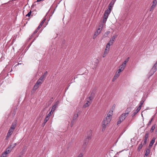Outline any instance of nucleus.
<instances>
[{"instance_id":"nucleus-1","label":"nucleus","mask_w":157,"mask_h":157,"mask_svg":"<svg viewBox=\"0 0 157 157\" xmlns=\"http://www.w3.org/2000/svg\"><path fill=\"white\" fill-rule=\"evenodd\" d=\"M110 121V120L109 119V118L108 119L105 117V118L102 121V131H104L105 130L107 125L109 123Z\"/></svg>"},{"instance_id":"nucleus-2","label":"nucleus","mask_w":157,"mask_h":157,"mask_svg":"<svg viewBox=\"0 0 157 157\" xmlns=\"http://www.w3.org/2000/svg\"><path fill=\"white\" fill-rule=\"evenodd\" d=\"M121 72V69H118L116 71L114 76L113 79V82L116 80L120 75V73Z\"/></svg>"},{"instance_id":"nucleus-3","label":"nucleus","mask_w":157,"mask_h":157,"mask_svg":"<svg viewBox=\"0 0 157 157\" xmlns=\"http://www.w3.org/2000/svg\"><path fill=\"white\" fill-rule=\"evenodd\" d=\"M92 135V131L91 130L87 132V135L85 139L89 141V140L91 139Z\"/></svg>"},{"instance_id":"nucleus-4","label":"nucleus","mask_w":157,"mask_h":157,"mask_svg":"<svg viewBox=\"0 0 157 157\" xmlns=\"http://www.w3.org/2000/svg\"><path fill=\"white\" fill-rule=\"evenodd\" d=\"M17 124V121H15L12 124L11 126L9 129L13 132L14 130L15 129L16 125Z\"/></svg>"},{"instance_id":"nucleus-5","label":"nucleus","mask_w":157,"mask_h":157,"mask_svg":"<svg viewBox=\"0 0 157 157\" xmlns=\"http://www.w3.org/2000/svg\"><path fill=\"white\" fill-rule=\"evenodd\" d=\"M157 69V61L155 63L154 66L152 68L151 70V72L153 73V74L155 72Z\"/></svg>"},{"instance_id":"nucleus-6","label":"nucleus","mask_w":157,"mask_h":157,"mask_svg":"<svg viewBox=\"0 0 157 157\" xmlns=\"http://www.w3.org/2000/svg\"><path fill=\"white\" fill-rule=\"evenodd\" d=\"M12 149L11 148V146H9L6 150L4 151L5 153L7 155L9 154L11 151L12 150Z\"/></svg>"},{"instance_id":"nucleus-7","label":"nucleus","mask_w":157,"mask_h":157,"mask_svg":"<svg viewBox=\"0 0 157 157\" xmlns=\"http://www.w3.org/2000/svg\"><path fill=\"white\" fill-rule=\"evenodd\" d=\"M116 1V0H112L108 6V8L111 9L112 8L114 4Z\"/></svg>"},{"instance_id":"nucleus-8","label":"nucleus","mask_w":157,"mask_h":157,"mask_svg":"<svg viewBox=\"0 0 157 157\" xmlns=\"http://www.w3.org/2000/svg\"><path fill=\"white\" fill-rule=\"evenodd\" d=\"M140 107H138L136 110L135 112L132 114V117H134L140 111Z\"/></svg>"},{"instance_id":"nucleus-9","label":"nucleus","mask_w":157,"mask_h":157,"mask_svg":"<svg viewBox=\"0 0 157 157\" xmlns=\"http://www.w3.org/2000/svg\"><path fill=\"white\" fill-rule=\"evenodd\" d=\"M113 111H112L111 112L110 111L107 114V116L106 117V118L109 119H110L111 120L112 115H113Z\"/></svg>"},{"instance_id":"nucleus-10","label":"nucleus","mask_w":157,"mask_h":157,"mask_svg":"<svg viewBox=\"0 0 157 157\" xmlns=\"http://www.w3.org/2000/svg\"><path fill=\"white\" fill-rule=\"evenodd\" d=\"M13 132V131L9 130V131L7 134V136L6 137L5 139L6 140H8V139L9 137L12 134Z\"/></svg>"},{"instance_id":"nucleus-11","label":"nucleus","mask_w":157,"mask_h":157,"mask_svg":"<svg viewBox=\"0 0 157 157\" xmlns=\"http://www.w3.org/2000/svg\"><path fill=\"white\" fill-rule=\"evenodd\" d=\"M109 15L104 13V16H103V22L104 23H105L106 22L108 17Z\"/></svg>"},{"instance_id":"nucleus-12","label":"nucleus","mask_w":157,"mask_h":157,"mask_svg":"<svg viewBox=\"0 0 157 157\" xmlns=\"http://www.w3.org/2000/svg\"><path fill=\"white\" fill-rule=\"evenodd\" d=\"M102 29V27H101V28H98L97 30V31L95 33V35H98L100 33Z\"/></svg>"},{"instance_id":"nucleus-13","label":"nucleus","mask_w":157,"mask_h":157,"mask_svg":"<svg viewBox=\"0 0 157 157\" xmlns=\"http://www.w3.org/2000/svg\"><path fill=\"white\" fill-rule=\"evenodd\" d=\"M89 141L85 139L84 141L83 146L85 148L86 146L87 145Z\"/></svg>"},{"instance_id":"nucleus-14","label":"nucleus","mask_w":157,"mask_h":157,"mask_svg":"<svg viewBox=\"0 0 157 157\" xmlns=\"http://www.w3.org/2000/svg\"><path fill=\"white\" fill-rule=\"evenodd\" d=\"M46 19L45 18H44L43 20L41 22V23H40L38 27V29H40V28L43 25Z\"/></svg>"},{"instance_id":"nucleus-15","label":"nucleus","mask_w":157,"mask_h":157,"mask_svg":"<svg viewBox=\"0 0 157 157\" xmlns=\"http://www.w3.org/2000/svg\"><path fill=\"white\" fill-rule=\"evenodd\" d=\"M126 66L125 65L122 63L119 67V69H121V71H123L124 68H125Z\"/></svg>"},{"instance_id":"nucleus-16","label":"nucleus","mask_w":157,"mask_h":157,"mask_svg":"<svg viewBox=\"0 0 157 157\" xmlns=\"http://www.w3.org/2000/svg\"><path fill=\"white\" fill-rule=\"evenodd\" d=\"M94 94L92 93L90 95V97L87 98L90 101H92L94 99Z\"/></svg>"},{"instance_id":"nucleus-17","label":"nucleus","mask_w":157,"mask_h":157,"mask_svg":"<svg viewBox=\"0 0 157 157\" xmlns=\"http://www.w3.org/2000/svg\"><path fill=\"white\" fill-rule=\"evenodd\" d=\"M127 114L123 113L122 114L120 117H121V119H123V120L125 119V117L127 116Z\"/></svg>"},{"instance_id":"nucleus-18","label":"nucleus","mask_w":157,"mask_h":157,"mask_svg":"<svg viewBox=\"0 0 157 157\" xmlns=\"http://www.w3.org/2000/svg\"><path fill=\"white\" fill-rule=\"evenodd\" d=\"M111 10V9L108 8V9L106 10H105L104 13L109 15L110 13Z\"/></svg>"},{"instance_id":"nucleus-19","label":"nucleus","mask_w":157,"mask_h":157,"mask_svg":"<svg viewBox=\"0 0 157 157\" xmlns=\"http://www.w3.org/2000/svg\"><path fill=\"white\" fill-rule=\"evenodd\" d=\"M131 111V109L130 108H127L126 110V113H124V114H127V116H128V114Z\"/></svg>"},{"instance_id":"nucleus-20","label":"nucleus","mask_w":157,"mask_h":157,"mask_svg":"<svg viewBox=\"0 0 157 157\" xmlns=\"http://www.w3.org/2000/svg\"><path fill=\"white\" fill-rule=\"evenodd\" d=\"M78 117V114L77 113H75L74 114L73 119V121L76 120L77 118Z\"/></svg>"},{"instance_id":"nucleus-21","label":"nucleus","mask_w":157,"mask_h":157,"mask_svg":"<svg viewBox=\"0 0 157 157\" xmlns=\"http://www.w3.org/2000/svg\"><path fill=\"white\" fill-rule=\"evenodd\" d=\"M150 152V149H147L146 150V152H145V155L146 156H148Z\"/></svg>"},{"instance_id":"nucleus-22","label":"nucleus","mask_w":157,"mask_h":157,"mask_svg":"<svg viewBox=\"0 0 157 157\" xmlns=\"http://www.w3.org/2000/svg\"><path fill=\"white\" fill-rule=\"evenodd\" d=\"M59 103V101H57L55 103L53 106L56 108L58 106Z\"/></svg>"},{"instance_id":"nucleus-23","label":"nucleus","mask_w":157,"mask_h":157,"mask_svg":"<svg viewBox=\"0 0 157 157\" xmlns=\"http://www.w3.org/2000/svg\"><path fill=\"white\" fill-rule=\"evenodd\" d=\"M154 118V117L153 116V117H152L151 118V120L149 121V122L147 124L148 126H149L151 125V123L153 120Z\"/></svg>"},{"instance_id":"nucleus-24","label":"nucleus","mask_w":157,"mask_h":157,"mask_svg":"<svg viewBox=\"0 0 157 157\" xmlns=\"http://www.w3.org/2000/svg\"><path fill=\"white\" fill-rule=\"evenodd\" d=\"M142 147L143 145L142 144V142H141V143L139 145L138 148V151H140V150L142 148Z\"/></svg>"},{"instance_id":"nucleus-25","label":"nucleus","mask_w":157,"mask_h":157,"mask_svg":"<svg viewBox=\"0 0 157 157\" xmlns=\"http://www.w3.org/2000/svg\"><path fill=\"white\" fill-rule=\"evenodd\" d=\"M123 121V119H121V117H119V118L118 120V121L117 122V124H120L121 122H122Z\"/></svg>"},{"instance_id":"nucleus-26","label":"nucleus","mask_w":157,"mask_h":157,"mask_svg":"<svg viewBox=\"0 0 157 157\" xmlns=\"http://www.w3.org/2000/svg\"><path fill=\"white\" fill-rule=\"evenodd\" d=\"M39 85V84L36 83L33 88V89L34 90H36L38 87Z\"/></svg>"},{"instance_id":"nucleus-27","label":"nucleus","mask_w":157,"mask_h":157,"mask_svg":"<svg viewBox=\"0 0 157 157\" xmlns=\"http://www.w3.org/2000/svg\"><path fill=\"white\" fill-rule=\"evenodd\" d=\"M155 124L153 125L150 130V132H152L155 129Z\"/></svg>"},{"instance_id":"nucleus-28","label":"nucleus","mask_w":157,"mask_h":157,"mask_svg":"<svg viewBox=\"0 0 157 157\" xmlns=\"http://www.w3.org/2000/svg\"><path fill=\"white\" fill-rule=\"evenodd\" d=\"M129 58L128 57L127 59L123 62V64L126 65V63L128 61Z\"/></svg>"},{"instance_id":"nucleus-29","label":"nucleus","mask_w":157,"mask_h":157,"mask_svg":"<svg viewBox=\"0 0 157 157\" xmlns=\"http://www.w3.org/2000/svg\"><path fill=\"white\" fill-rule=\"evenodd\" d=\"M16 145L17 143H15L14 144H11L10 146H11V148L13 149L14 147Z\"/></svg>"},{"instance_id":"nucleus-30","label":"nucleus","mask_w":157,"mask_h":157,"mask_svg":"<svg viewBox=\"0 0 157 157\" xmlns=\"http://www.w3.org/2000/svg\"><path fill=\"white\" fill-rule=\"evenodd\" d=\"M40 29H38V27L36 29V30L34 31L33 34L34 36L35 34H36V33L37 32L38 30Z\"/></svg>"},{"instance_id":"nucleus-31","label":"nucleus","mask_w":157,"mask_h":157,"mask_svg":"<svg viewBox=\"0 0 157 157\" xmlns=\"http://www.w3.org/2000/svg\"><path fill=\"white\" fill-rule=\"evenodd\" d=\"M155 137H153L152 139V140H151V142H150V143H151V144H153L155 142Z\"/></svg>"},{"instance_id":"nucleus-32","label":"nucleus","mask_w":157,"mask_h":157,"mask_svg":"<svg viewBox=\"0 0 157 157\" xmlns=\"http://www.w3.org/2000/svg\"><path fill=\"white\" fill-rule=\"evenodd\" d=\"M117 35H115L113 36V37H112L111 39L112 40V41H114L115 38L117 37Z\"/></svg>"},{"instance_id":"nucleus-33","label":"nucleus","mask_w":157,"mask_h":157,"mask_svg":"<svg viewBox=\"0 0 157 157\" xmlns=\"http://www.w3.org/2000/svg\"><path fill=\"white\" fill-rule=\"evenodd\" d=\"M144 102V100H141L140 101V105H139V107H140V109H141V108L142 107V105L143 104Z\"/></svg>"},{"instance_id":"nucleus-34","label":"nucleus","mask_w":157,"mask_h":157,"mask_svg":"<svg viewBox=\"0 0 157 157\" xmlns=\"http://www.w3.org/2000/svg\"><path fill=\"white\" fill-rule=\"evenodd\" d=\"M148 135H149L148 132H146L144 136L145 138L147 139V138L148 137Z\"/></svg>"},{"instance_id":"nucleus-35","label":"nucleus","mask_w":157,"mask_h":157,"mask_svg":"<svg viewBox=\"0 0 157 157\" xmlns=\"http://www.w3.org/2000/svg\"><path fill=\"white\" fill-rule=\"evenodd\" d=\"M90 103L89 104H88V103H86L85 104H84V105H83V108H86L88 106Z\"/></svg>"},{"instance_id":"nucleus-36","label":"nucleus","mask_w":157,"mask_h":157,"mask_svg":"<svg viewBox=\"0 0 157 157\" xmlns=\"http://www.w3.org/2000/svg\"><path fill=\"white\" fill-rule=\"evenodd\" d=\"M31 13H32V11H31V10H30L29 13H28L26 14V17H29L30 15H31Z\"/></svg>"},{"instance_id":"nucleus-37","label":"nucleus","mask_w":157,"mask_h":157,"mask_svg":"<svg viewBox=\"0 0 157 157\" xmlns=\"http://www.w3.org/2000/svg\"><path fill=\"white\" fill-rule=\"evenodd\" d=\"M110 45H111L110 44H109V43H107L106 46V48H108L107 49L109 50Z\"/></svg>"},{"instance_id":"nucleus-38","label":"nucleus","mask_w":157,"mask_h":157,"mask_svg":"<svg viewBox=\"0 0 157 157\" xmlns=\"http://www.w3.org/2000/svg\"><path fill=\"white\" fill-rule=\"evenodd\" d=\"M49 118L48 117H47L46 116V117L45 118L44 120V121L46 123L47 121L49 120Z\"/></svg>"},{"instance_id":"nucleus-39","label":"nucleus","mask_w":157,"mask_h":157,"mask_svg":"<svg viewBox=\"0 0 157 157\" xmlns=\"http://www.w3.org/2000/svg\"><path fill=\"white\" fill-rule=\"evenodd\" d=\"M7 154L5 153V152L3 153L2 155L0 156V157H6L7 156Z\"/></svg>"},{"instance_id":"nucleus-40","label":"nucleus","mask_w":157,"mask_h":157,"mask_svg":"<svg viewBox=\"0 0 157 157\" xmlns=\"http://www.w3.org/2000/svg\"><path fill=\"white\" fill-rule=\"evenodd\" d=\"M157 4V0H154L153 1V4L156 6Z\"/></svg>"},{"instance_id":"nucleus-41","label":"nucleus","mask_w":157,"mask_h":157,"mask_svg":"<svg viewBox=\"0 0 157 157\" xmlns=\"http://www.w3.org/2000/svg\"><path fill=\"white\" fill-rule=\"evenodd\" d=\"M52 112H51V111L47 115H46V117H48L49 118H50V117L51 115V113Z\"/></svg>"},{"instance_id":"nucleus-42","label":"nucleus","mask_w":157,"mask_h":157,"mask_svg":"<svg viewBox=\"0 0 157 157\" xmlns=\"http://www.w3.org/2000/svg\"><path fill=\"white\" fill-rule=\"evenodd\" d=\"M44 76L43 75L39 79L42 81L44 79Z\"/></svg>"},{"instance_id":"nucleus-43","label":"nucleus","mask_w":157,"mask_h":157,"mask_svg":"<svg viewBox=\"0 0 157 157\" xmlns=\"http://www.w3.org/2000/svg\"><path fill=\"white\" fill-rule=\"evenodd\" d=\"M155 6H156L152 4V5L151 6V7L150 11H151V10H153Z\"/></svg>"},{"instance_id":"nucleus-44","label":"nucleus","mask_w":157,"mask_h":157,"mask_svg":"<svg viewBox=\"0 0 157 157\" xmlns=\"http://www.w3.org/2000/svg\"><path fill=\"white\" fill-rule=\"evenodd\" d=\"M113 42L114 41H112V40L111 39L110 40H109V43L111 45H112L113 43Z\"/></svg>"},{"instance_id":"nucleus-45","label":"nucleus","mask_w":157,"mask_h":157,"mask_svg":"<svg viewBox=\"0 0 157 157\" xmlns=\"http://www.w3.org/2000/svg\"><path fill=\"white\" fill-rule=\"evenodd\" d=\"M147 140V139L144 138V143H143L144 145L145 144H146Z\"/></svg>"},{"instance_id":"nucleus-46","label":"nucleus","mask_w":157,"mask_h":157,"mask_svg":"<svg viewBox=\"0 0 157 157\" xmlns=\"http://www.w3.org/2000/svg\"><path fill=\"white\" fill-rule=\"evenodd\" d=\"M36 83L38 84L39 85L40 84L42 83L41 81H40V80L39 79L37 82Z\"/></svg>"},{"instance_id":"nucleus-47","label":"nucleus","mask_w":157,"mask_h":157,"mask_svg":"<svg viewBox=\"0 0 157 157\" xmlns=\"http://www.w3.org/2000/svg\"><path fill=\"white\" fill-rule=\"evenodd\" d=\"M110 33V32L109 31H107L105 33V36H107L108 34Z\"/></svg>"},{"instance_id":"nucleus-48","label":"nucleus","mask_w":157,"mask_h":157,"mask_svg":"<svg viewBox=\"0 0 157 157\" xmlns=\"http://www.w3.org/2000/svg\"><path fill=\"white\" fill-rule=\"evenodd\" d=\"M56 108H55V107H53V106H52V109H51V112H54L55 110L56 109Z\"/></svg>"},{"instance_id":"nucleus-49","label":"nucleus","mask_w":157,"mask_h":157,"mask_svg":"<svg viewBox=\"0 0 157 157\" xmlns=\"http://www.w3.org/2000/svg\"><path fill=\"white\" fill-rule=\"evenodd\" d=\"M109 50L108 49H107L106 48L105 49L104 52L105 53L107 54V53L108 52Z\"/></svg>"},{"instance_id":"nucleus-50","label":"nucleus","mask_w":157,"mask_h":157,"mask_svg":"<svg viewBox=\"0 0 157 157\" xmlns=\"http://www.w3.org/2000/svg\"><path fill=\"white\" fill-rule=\"evenodd\" d=\"M38 36V35L37 36H36V37H35V38L34 39V40L31 42V44H30V45H29V47H30V46L31 45V44H32L33 43V42L34 41V40H35L36 39V38Z\"/></svg>"},{"instance_id":"nucleus-51","label":"nucleus","mask_w":157,"mask_h":157,"mask_svg":"<svg viewBox=\"0 0 157 157\" xmlns=\"http://www.w3.org/2000/svg\"><path fill=\"white\" fill-rule=\"evenodd\" d=\"M83 155L82 153H80L77 157H82Z\"/></svg>"},{"instance_id":"nucleus-52","label":"nucleus","mask_w":157,"mask_h":157,"mask_svg":"<svg viewBox=\"0 0 157 157\" xmlns=\"http://www.w3.org/2000/svg\"><path fill=\"white\" fill-rule=\"evenodd\" d=\"M34 37V35H33V34H32L31 36H30L29 38V40H30L33 37Z\"/></svg>"},{"instance_id":"nucleus-53","label":"nucleus","mask_w":157,"mask_h":157,"mask_svg":"<svg viewBox=\"0 0 157 157\" xmlns=\"http://www.w3.org/2000/svg\"><path fill=\"white\" fill-rule=\"evenodd\" d=\"M86 101H87V102L86 103H88V104H89L90 103L89 102V100L87 98H86Z\"/></svg>"},{"instance_id":"nucleus-54","label":"nucleus","mask_w":157,"mask_h":157,"mask_svg":"<svg viewBox=\"0 0 157 157\" xmlns=\"http://www.w3.org/2000/svg\"><path fill=\"white\" fill-rule=\"evenodd\" d=\"M97 36L98 35H95V34L94 33V36H93V39H95L96 37H97Z\"/></svg>"},{"instance_id":"nucleus-55","label":"nucleus","mask_w":157,"mask_h":157,"mask_svg":"<svg viewBox=\"0 0 157 157\" xmlns=\"http://www.w3.org/2000/svg\"><path fill=\"white\" fill-rule=\"evenodd\" d=\"M106 54L105 53H104L103 54V57H105L106 56Z\"/></svg>"},{"instance_id":"nucleus-56","label":"nucleus","mask_w":157,"mask_h":157,"mask_svg":"<svg viewBox=\"0 0 157 157\" xmlns=\"http://www.w3.org/2000/svg\"><path fill=\"white\" fill-rule=\"evenodd\" d=\"M46 123V122H45L44 121V122L42 124V126L43 127H44Z\"/></svg>"},{"instance_id":"nucleus-57","label":"nucleus","mask_w":157,"mask_h":157,"mask_svg":"<svg viewBox=\"0 0 157 157\" xmlns=\"http://www.w3.org/2000/svg\"><path fill=\"white\" fill-rule=\"evenodd\" d=\"M153 145V144H151V143H150V144L149 145V147H151Z\"/></svg>"},{"instance_id":"nucleus-58","label":"nucleus","mask_w":157,"mask_h":157,"mask_svg":"<svg viewBox=\"0 0 157 157\" xmlns=\"http://www.w3.org/2000/svg\"><path fill=\"white\" fill-rule=\"evenodd\" d=\"M44 0H37L36 2H39L41 1H44Z\"/></svg>"},{"instance_id":"nucleus-59","label":"nucleus","mask_w":157,"mask_h":157,"mask_svg":"<svg viewBox=\"0 0 157 157\" xmlns=\"http://www.w3.org/2000/svg\"><path fill=\"white\" fill-rule=\"evenodd\" d=\"M47 73V71H46V72H45V73H44V76H45V75Z\"/></svg>"},{"instance_id":"nucleus-60","label":"nucleus","mask_w":157,"mask_h":157,"mask_svg":"<svg viewBox=\"0 0 157 157\" xmlns=\"http://www.w3.org/2000/svg\"><path fill=\"white\" fill-rule=\"evenodd\" d=\"M155 133L156 134H157V129L155 131Z\"/></svg>"},{"instance_id":"nucleus-61","label":"nucleus","mask_w":157,"mask_h":157,"mask_svg":"<svg viewBox=\"0 0 157 157\" xmlns=\"http://www.w3.org/2000/svg\"><path fill=\"white\" fill-rule=\"evenodd\" d=\"M62 42H63V44H64V42H65V40H63Z\"/></svg>"},{"instance_id":"nucleus-62","label":"nucleus","mask_w":157,"mask_h":157,"mask_svg":"<svg viewBox=\"0 0 157 157\" xmlns=\"http://www.w3.org/2000/svg\"><path fill=\"white\" fill-rule=\"evenodd\" d=\"M35 5L34 4H33V5L32 6V7H33V6H34Z\"/></svg>"},{"instance_id":"nucleus-63","label":"nucleus","mask_w":157,"mask_h":157,"mask_svg":"<svg viewBox=\"0 0 157 157\" xmlns=\"http://www.w3.org/2000/svg\"><path fill=\"white\" fill-rule=\"evenodd\" d=\"M116 155H117V154L114 156V157H117Z\"/></svg>"},{"instance_id":"nucleus-64","label":"nucleus","mask_w":157,"mask_h":157,"mask_svg":"<svg viewBox=\"0 0 157 157\" xmlns=\"http://www.w3.org/2000/svg\"><path fill=\"white\" fill-rule=\"evenodd\" d=\"M18 157H21V156L20 155H19V156H18Z\"/></svg>"}]
</instances>
